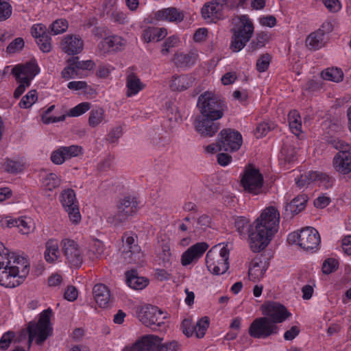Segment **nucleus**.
<instances>
[{
    "label": "nucleus",
    "instance_id": "nucleus-1",
    "mask_svg": "<svg viewBox=\"0 0 351 351\" xmlns=\"http://www.w3.org/2000/svg\"><path fill=\"white\" fill-rule=\"evenodd\" d=\"M280 214L274 206L266 208L252 225L245 217L235 220V227L239 234L248 232L250 247L254 252H260L270 243L278 232Z\"/></svg>",
    "mask_w": 351,
    "mask_h": 351
},
{
    "label": "nucleus",
    "instance_id": "nucleus-2",
    "mask_svg": "<svg viewBox=\"0 0 351 351\" xmlns=\"http://www.w3.org/2000/svg\"><path fill=\"white\" fill-rule=\"evenodd\" d=\"M52 310L47 308L43 311L39 317L37 322H30L27 326L28 331V350H29L34 339H36V343L38 345H42L43 342L53 332V328L51 324V317Z\"/></svg>",
    "mask_w": 351,
    "mask_h": 351
},
{
    "label": "nucleus",
    "instance_id": "nucleus-3",
    "mask_svg": "<svg viewBox=\"0 0 351 351\" xmlns=\"http://www.w3.org/2000/svg\"><path fill=\"white\" fill-rule=\"evenodd\" d=\"M138 210L137 198L132 195L125 196L117 203V212L107 217V222L115 227L121 226L135 215Z\"/></svg>",
    "mask_w": 351,
    "mask_h": 351
},
{
    "label": "nucleus",
    "instance_id": "nucleus-4",
    "mask_svg": "<svg viewBox=\"0 0 351 351\" xmlns=\"http://www.w3.org/2000/svg\"><path fill=\"white\" fill-rule=\"evenodd\" d=\"M239 19V23L232 29V36L230 48L233 52H239L243 49L254 32L253 23L248 16L241 15Z\"/></svg>",
    "mask_w": 351,
    "mask_h": 351
},
{
    "label": "nucleus",
    "instance_id": "nucleus-5",
    "mask_svg": "<svg viewBox=\"0 0 351 351\" xmlns=\"http://www.w3.org/2000/svg\"><path fill=\"white\" fill-rule=\"evenodd\" d=\"M229 250L227 245L213 247L206 254V264L208 269L215 275L223 274L229 268Z\"/></svg>",
    "mask_w": 351,
    "mask_h": 351
},
{
    "label": "nucleus",
    "instance_id": "nucleus-6",
    "mask_svg": "<svg viewBox=\"0 0 351 351\" xmlns=\"http://www.w3.org/2000/svg\"><path fill=\"white\" fill-rule=\"evenodd\" d=\"M197 107L200 116L221 119L226 106L213 93L206 91L201 94L197 99Z\"/></svg>",
    "mask_w": 351,
    "mask_h": 351
},
{
    "label": "nucleus",
    "instance_id": "nucleus-7",
    "mask_svg": "<svg viewBox=\"0 0 351 351\" xmlns=\"http://www.w3.org/2000/svg\"><path fill=\"white\" fill-rule=\"evenodd\" d=\"M289 243L298 242V245L306 251L313 250L319 245L321 239L318 231L313 227H306L300 232L289 234Z\"/></svg>",
    "mask_w": 351,
    "mask_h": 351
},
{
    "label": "nucleus",
    "instance_id": "nucleus-8",
    "mask_svg": "<svg viewBox=\"0 0 351 351\" xmlns=\"http://www.w3.org/2000/svg\"><path fill=\"white\" fill-rule=\"evenodd\" d=\"M162 314L163 312L157 306L150 304L138 307L136 310L139 321L153 330H157L158 327L164 324L162 319L165 316H162Z\"/></svg>",
    "mask_w": 351,
    "mask_h": 351
},
{
    "label": "nucleus",
    "instance_id": "nucleus-9",
    "mask_svg": "<svg viewBox=\"0 0 351 351\" xmlns=\"http://www.w3.org/2000/svg\"><path fill=\"white\" fill-rule=\"evenodd\" d=\"M278 326L267 317L256 318L250 324L249 335L254 338L266 339L278 332Z\"/></svg>",
    "mask_w": 351,
    "mask_h": 351
},
{
    "label": "nucleus",
    "instance_id": "nucleus-10",
    "mask_svg": "<svg viewBox=\"0 0 351 351\" xmlns=\"http://www.w3.org/2000/svg\"><path fill=\"white\" fill-rule=\"evenodd\" d=\"M241 183L245 191L257 195L262 192L263 177L258 169L249 165L244 171Z\"/></svg>",
    "mask_w": 351,
    "mask_h": 351
},
{
    "label": "nucleus",
    "instance_id": "nucleus-11",
    "mask_svg": "<svg viewBox=\"0 0 351 351\" xmlns=\"http://www.w3.org/2000/svg\"><path fill=\"white\" fill-rule=\"evenodd\" d=\"M60 202L67 212L69 217L73 223H77L81 220L78 204L75 191L71 189L63 190L60 195Z\"/></svg>",
    "mask_w": 351,
    "mask_h": 351
},
{
    "label": "nucleus",
    "instance_id": "nucleus-12",
    "mask_svg": "<svg viewBox=\"0 0 351 351\" xmlns=\"http://www.w3.org/2000/svg\"><path fill=\"white\" fill-rule=\"evenodd\" d=\"M218 138L219 149H223L226 152L239 150L243 143L241 134L239 132L230 128L222 130Z\"/></svg>",
    "mask_w": 351,
    "mask_h": 351
},
{
    "label": "nucleus",
    "instance_id": "nucleus-13",
    "mask_svg": "<svg viewBox=\"0 0 351 351\" xmlns=\"http://www.w3.org/2000/svg\"><path fill=\"white\" fill-rule=\"evenodd\" d=\"M12 257V265L7 273L9 274L8 278V281L18 282L17 286H19L29 274V267L25 258L15 254Z\"/></svg>",
    "mask_w": 351,
    "mask_h": 351
},
{
    "label": "nucleus",
    "instance_id": "nucleus-14",
    "mask_svg": "<svg viewBox=\"0 0 351 351\" xmlns=\"http://www.w3.org/2000/svg\"><path fill=\"white\" fill-rule=\"evenodd\" d=\"M61 245L66 263L71 267L79 268L83 263V256L78 244L73 240L64 239Z\"/></svg>",
    "mask_w": 351,
    "mask_h": 351
},
{
    "label": "nucleus",
    "instance_id": "nucleus-15",
    "mask_svg": "<svg viewBox=\"0 0 351 351\" xmlns=\"http://www.w3.org/2000/svg\"><path fill=\"white\" fill-rule=\"evenodd\" d=\"M219 119L197 115L194 120L195 129L202 137H212L220 128Z\"/></svg>",
    "mask_w": 351,
    "mask_h": 351
},
{
    "label": "nucleus",
    "instance_id": "nucleus-16",
    "mask_svg": "<svg viewBox=\"0 0 351 351\" xmlns=\"http://www.w3.org/2000/svg\"><path fill=\"white\" fill-rule=\"evenodd\" d=\"M227 0H212L202 8V17L208 22L216 23L223 18V10L227 6Z\"/></svg>",
    "mask_w": 351,
    "mask_h": 351
},
{
    "label": "nucleus",
    "instance_id": "nucleus-17",
    "mask_svg": "<svg viewBox=\"0 0 351 351\" xmlns=\"http://www.w3.org/2000/svg\"><path fill=\"white\" fill-rule=\"evenodd\" d=\"M263 314L275 324L282 323L291 316L287 308L276 302H270L262 306Z\"/></svg>",
    "mask_w": 351,
    "mask_h": 351
},
{
    "label": "nucleus",
    "instance_id": "nucleus-18",
    "mask_svg": "<svg viewBox=\"0 0 351 351\" xmlns=\"http://www.w3.org/2000/svg\"><path fill=\"white\" fill-rule=\"evenodd\" d=\"M160 337L154 335L142 336L134 343L125 346L122 351H157Z\"/></svg>",
    "mask_w": 351,
    "mask_h": 351
},
{
    "label": "nucleus",
    "instance_id": "nucleus-19",
    "mask_svg": "<svg viewBox=\"0 0 351 351\" xmlns=\"http://www.w3.org/2000/svg\"><path fill=\"white\" fill-rule=\"evenodd\" d=\"M14 253L10 252L8 249H4L0 253V285L5 287L14 288L17 287L18 282L8 281L9 274H7Z\"/></svg>",
    "mask_w": 351,
    "mask_h": 351
},
{
    "label": "nucleus",
    "instance_id": "nucleus-20",
    "mask_svg": "<svg viewBox=\"0 0 351 351\" xmlns=\"http://www.w3.org/2000/svg\"><path fill=\"white\" fill-rule=\"evenodd\" d=\"M39 68L35 62H27L25 64H18L12 69V73L16 80H21L26 85L38 73Z\"/></svg>",
    "mask_w": 351,
    "mask_h": 351
},
{
    "label": "nucleus",
    "instance_id": "nucleus-21",
    "mask_svg": "<svg viewBox=\"0 0 351 351\" xmlns=\"http://www.w3.org/2000/svg\"><path fill=\"white\" fill-rule=\"evenodd\" d=\"M208 248V245L205 242L197 243L189 247L181 257V263L184 266H186L193 261H197L203 256L204 252Z\"/></svg>",
    "mask_w": 351,
    "mask_h": 351
},
{
    "label": "nucleus",
    "instance_id": "nucleus-22",
    "mask_svg": "<svg viewBox=\"0 0 351 351\" xmlns=\"http://www.w3.org/2000/svg\"><path fill=\"white\" fill-rule=\"evenodd\" d=\"M84 42L80 36L73 34L65 36L61 42V49L68 55H76L83 50Z\"/></svg>",
    "mask_w": 351,
    "mask_h": 351
},
{
    "label": "nucleus",
    "instance_id": "nucleus-23",
    "mask_svg": "<svg viewBox=\"0 0 351 351\" xmlns=\"http://www.w3.org/2000/svg\"><path fill=\"white\" fill-rule=\"evenodd\" d=\"M332 166L338 173L346 175L351 172V152H338L332 160Z\"/></svg>",
    "mask_w": 351,
    "mask_h": 351
},
{
    "label": "nucleus",
    "instance_id": "nucleus-24",
    "mask_svg": "<svg viewBox=\"0 0 351 351\" xmlns=\"http://www.w3.org/2000/svg\"><path fill=\"white\" fill-rule=\"evenodd\" d=\"M197 58V51L193 49L187 53L182 52H177L174 53L172 61L177 68L186 69L194 65Z\"/></svg>",
    "mask_w": 351,
    "mask_h": 351
},
{
    "label": "nucleus",
    "instance_id": "nucleus-25",
    "mask_svg": "<svg viewBox=\"0 0 351 351\" xmlns=\"http://www.w3.org/2000/svg\"><path fill=\"white\" fill-rule=\"evenodd\" d=\"M125 45V40L120 36H112L104 38L98 45L100 51L104 53L110 51H118Z\"/></svg>",
    "mask_w": 351,
    "mask_h": 351
},
{
    "label": "nucleus",
    "instance_id": "nucleus-26",
    "mask_svg": "<svg viewBox=\"0 0 351 351\" xmlns=\"http://www.w3.org/2000/svg\"><path fill=\"white\" fill-rule=\"evenodd\" d=\"M93 294L97 304L105 308L108 306L110 300V293L108 287L104 284H97L93 289Z\"/></svg>",
    "mask_w": 351,
    "mask_h": 351
},
{
    "label": "nucleus",
    "instance_id": "nucleus-27",
    "mask_svg": "<svg viewBox=\"0 0 351 351\" xmlns=\"http://www.w3.org/2000/svg\"><path fill=\"white\" fill-rule=\"evenodd\" d=\"M267 266L265 262H263L261 258H255L250 263L248 276L252 281H256L263 278Z\"/></svg>",
    "mask_w": 351,
    "mask_h": 351
},
{
    "label": "nucleus",
    "instance_id": "nucleus-28",
    "mask_svg": "<svg viewBox=\"0 0 351 351\" xmlns=\"http://www.w3.org/2000/svg\"><path fill=\"white\" fill-rule=\"evenodd\" d=\"M193 78L188 75H173L169 86L173 91H183L192 86Z\"/></svg>",
    "mask_w": 351,
    "mask_h": 351
},
{
    "label": "nucleus",
    "instance_id": "nucleus-29",
    "mask_svg": "<svg viewBox=\"0 0 351 351\" xmlns=\"http://www.w3.org/2000/svg\"><path fill=\"white\" fill-rule=\"evenodd\" d=\"M158 20H167L170 22L180 23L184 19V14L176 8H168L158 11L156 14Z\"/></svg>",
    "mask_w": 351,
    "mask_h": 351
},
{
    "label": "nucleus",
    "instance_id": "nucleus-30",
    "mask_svg": "<svg viewBox=\"0 0 351 351\" xmlns=\"http://www.w3.org/2000/svg\"><path fill=\"white\" fill-rule=\"evenodd\" d=\"M124 262L127 264L142 265L144 263V254L140 246H133V249L123 251Z\"/></svg>",
    "mask_w": 351,
    "mask_h": 351
},
{
    "label": "nucleus",
    "instance_id": "nucleus-31",
    "mask_svg": "<svg viewBox=\"0 0 351 351\" xmlns=\"http://www.w3.org/2000/svg\"><path fill=\"white\" fill-rule=\"evenodd\" d=\"M127 97H132L136 95L145 88V84L141 82L140 78L132 73L127 76L126 79Z\"/></svg>",
    "mask_w": 351,
    "mask_h": 351
},
{
    "label": "nucleus",
    "instance_id": "nucleus-32",
    "mask_svg": "<svg viewBox=\"0 0 351 351\" xmlns=\"http://www.w3.org/2000/svg\"><path fill=\"white\" fill-rule=\"evenodd\" d=\"M324 30L318 29L306 38V45L311 50H318L324 46Z\"/></svg>",
    "mask_w": 351,
    "mask_h": 351
},
{
    "label": "nucleus",
    "instance_id": "nucleus-33",
    "mask_svg": "<svg viewBox=\"0 0 351 351\" xmlns=\"http://www.w3.org/2000/svg\"><path fill=\"white\" fill-rule=\"evenodd\" d=\"M125 276L128 285L134 289H142L147 285V279L138 276L136 270L127 271Z\"/></svg>",
    "mask_w": 351,
    "mask_h": 351
},
{
    "label": "nucleus",
    "instance_id": "nucleus-34",
    "mask_svg": "<svg viewBox=\"0 0 351 351\" xmlns=\"http://www.w3.org/2000/svg\"><path fill=\"white\" fill-rule=\"evenodd\" d=\"M45 259L47 262L53 263L60 256L59 246L56 240H49L45 245L44 253Z\"/></svg>",
    "mask_w": 351,
    "mask_h": 351
},
{
    "label": "nucleus",
    "instance_id": "nucleus-35",
    "mask_svg": "<svg viewBox=\"0 0 351 351\" xmlns=\"http://www.w3.org/2000/svg\"><path fill=\"white\" fill-rule=\"evenodd\" d=\"M270 34L268 32H261L256 34L248 45V50L254 52L264 47L270 40Z\"/></svg>",
    "mask_w": 351,
    "mask_h": 351
},
{
    "label": "nucleus",
    "instance_id": "nucleus-36",
    "mask_svg": "<svg viewBox=\"0 0 351 351\" xmlns=\"http://www.w3.org/2000/svg\"><path fill=\"white\" fill-rule=\"evenodd\" d=\"M167 34L165 28L149 27L143 31V37L145 42H156L164 38Z\"/></svg>",
    "mask_w": 351,
    "mask_h": 351
},
{
    "label": "nucleus",
    "instance_id": "nucleus-37",
    "mask_svg": "<svg viewBox=\"0 0 351 351\" xmlns=\"http://www.w3.org/2000/svg\"><path fill=\"white\" fill-rule=\"evenodd\" d=\"M307 202V197L305 195H298L288 204L285 207L286 212L295 215L304 209Z\"/></svg>",
    "mask_w": 351,
    "mask_h": 351
},
{
    "label": "nucleus",
    "instance_id": "nucleus-38",
    "mask_svg": "<svg viewBox=\"0 0 351 351\" xmlns=\"http://www.w3.org/2000/svg\"><path fill=\"white\" fill-rule=\"evenodd\" d=\"M288 119L291 132L294 134L299 136L302 132V123L299 112L295 110L290 111L288 115Z\"/></svg>",
    "mask_w": 351,
    "mask_h": 351
},
{
    "label": "nucleus",
    "instance_id": "nucleus-39",
    "mask_svg": "<svg viewBox=\"0 0 351 351\" xmlns=\"http://www.w3.org/2000/svg\"><path fill=\"white\" fill-rule=\"evenodd\" d=\"M321 76L325 80L339 82L343 79V73L340 69L332 67L324 70Z\"/></svg>",
    "mask_w": 351,
    "mask_h": 351
},
{
    "label": "nucleus",
    "instance_id": "nucleus-40",
    "mask_svg": "<svg viewBox=\"0 0 351 351\" xmlns=\"http://www.w3.org/2000/svg\"><path fill=\"white\" fill-rule=\"evenodd\" d=\"M318 173L317 171H310L300 175V178H295L296 184L300 188H302L308 185L311 182H315L317 180Z\"/></svg>",
    "mask_w": 351,
    "mask_h": 351
},
{
    "label": "nucleus",
    "instance_id": "nucleus-41",
    "mask_svg": "<svg viewBox=\"0 0 351 351\" xmlns=\"http://www.w3.org/2000/svg\"><path fill=\"white\" fill-rule=\"evenodd\" d=\"M104 119V110L101 108L93 109L90 111L88 124L90 127L95 128L99 125Z\"/></svg>",
    "mask_w": 351,
    "mask_h": 351
},
{
    "label": "nucleus",
    "instance_id": "nucleus-42",
    "mask_svg": "<svg viewBox=\"0 0 351 351\" xmlns=\"http://www.w3.org/2000/svg\"><path fill=\"white\" fill-rule=\"evenodd\" d=\"M60 147L66 160L82 154V147L79 145H72Z\"/></svg>",
    "mask_w": 351,
    "mask_h": 351
},
{
    "label": "nucleus",
    "instance_id": "nucleus-43",
    "mask_svg": "<svg viewBox=\"0 0 351 351\" xmlns=\"http://www.w3.org/2000/svg\"><path fill=\"white\" fill-rule=\"evenodd\" d=\"M71 62V65H74L76 70H91L94 68L95 64L92 60L80 61L78 57H72L67 61Z\"/></svg>",
    "mask_w": 351,
    "mask_h": 351
},
{
    "label": "nucleus",
    "instance_id": "nucleus-44",
    "mask_svg": "<svg viewBox=\"0 0 351 351\" xmlns=\"http://www.w3.org/2000/svg\"><path fill=\"white\" fill-rule=\"evenodd\" d=\"M209 326V319L208 317H203L197 321L195 325V333L197 338H202Z\"/></svg>",
    "mask_w": 351,
    "mask_h": 351
},
{
    "label": "nucleus",
    "instance_id": "nucleus-45",
    "mask_svg": "<svg viewBox=\"0 0 351 351\" xmlns=\"http://www.w3.org/2000/svg\"><path fill=\"white\" fill-rule=\"evenodd\" d=\"M37 94L35 90H32L23 97L19 102V106L22 108L31 107L37 100Z\"/></svg>",
    "mask_w": 351,
    "mask_h": 351
},
{
    "label": "nucleus",
    "instance_id": "nucleus-46",
    "mask_svg": "<svg viewBox=\"0 0 351 351\" xmlns=\"http://www.w3.org/2000/svg\"><path fill=\"white\" fill-rule=\"evenodd\" d=\"M91 104L89 102H82L70 109L68 112L69 117H79L90 109Z\"/></svg>",
    "mask_w": 351,
    "mask_h": 351
},
{
    "label": "nucleus",
    "instance_id": "nucleus-47",
    "mask_svg": "<svg viewBox=\"0 0 351 351\" xmlns=\"http://www.w3.org/2000/svg\"><path fill=\"white\" fill-rule=\"evenodd\" d=\"M68 28V23L65 19H58L50 25L51 32L54 35L62 34Z\"/></svg>",
    "mask_w": 351,
    "mask_h": 351
},
{
    "label": "nucleus",
    "instance_id": "nucleus-48",
    "mask_svg": "<svg viewBox=\"0 0 351 351\" xmlns=\"http://www.w3.org/2000/svg\"><path fill=\"white\" fill-rule=\"evenodd\" d=\"M162 339L160 337V343L157 351H178L180 348V343L177 341H171L162 343Z\"/></svg>",
    "mask_w": 351,
    "mask_h": 351
},
{
    "label": "nucleus",
    "instance_id": "nucleus-49",
    "mask_svg": "<svg viewBox=\"0 0 351 351\" xmlns=\"http://www.w3.org/2000/svg\"><path fill=\"white\" fill-rule=\"evenodd\" d=\"M36 43L43 53H49L52 49L51 38L49 34L38 38Z\"/></svg>",
    "mask_w": 351,
    "mask_h": 351
},
{
    "label": "nucleus",
    "instance_id": "nucleus-50",
    "mask_svg": "<svg viewBox=\"0 0 351 351\" xmlns=\"http://www.w3.org/2000/svg\"><path fill=\"white\" fill-rule=\"evenodd\" d=\"M328 144L339 152H345L350 150V145L338 138H331L328 141Z\"/></svg>",
    "mask_w": 351,
    "mask_h": 351
},
{
    "label": "nucleus",
    "instance_id": "nucleus-51",
    "mask_svg": "<svg viewBox=\"0 0 351 351\" xmlns=\"http://www.w3.org/2000/svg\"><path fill=\"white\" fill-rule=\"evenodd\" d=\"M43 183L48 190L52 191L60 186V180L55 173H49L45 177Z\"/></svg>",
    "mask_w": 351,
    "mask_h": 351
},
{
    "label": "nucleus",
    "instance_id": "nucleus-52",
    "mask_svg": "<svg viewBox=\"0 0 351 351\" xmlns=\"http://www.w3.org/2000/svg\"><path fill=\"white\" fill-rule=\"evenodd\" d=\"M16 337L15 333L13 331H8L5 332L0 339V349L6 350L10 346V343L14 341Z\"/></svg>",
    "mask_w": 351,
    "mask_h": 351
},
{
    "label": "nucleus",
    "instance_id": "nucleus-53",
    "mask_svg": "<svg viewBox=\"0 0 351 351\" xmlns=\"http://www.w3.org/2000/svg\"><path fill=\"white\" fill-rule=\"evenodd\" d=\"M271 56L269 53H265L260 56L256 62V69L258 72L265 71L269 65Z\"/></svg>",
    "mask_w": 351,
    "mask_h": 351
},
{
    "label": "nucleus",
    "instance_id": "nucleus-54",
    "mask_svg": "<svg viewBox=\"0 0 351 351\" xmlns=\"http://www.w3.org/2000/svg\"><path fill=\"white\" fill-rule=\"evenodd\" d=\"M12 13V8L8 1L0 2V21L8 19Z\"/></svg>",
    "mask_w": 351,
    "mask_h": 351
},
{
    "label": "nucleus",
    "instance_id": "nucleus-55",
    "mask_svg": "<svg viewBox=\"0 0 351 351\" xmlns=\"http://www.w3.org/2000/svg\"><path fill=\"white\" fill-rule=\"evenodd\" d=\"M5 169L10 173H17L23 171V166L19 162L8 159L5 162Z\"/></svg>",
    "mask_w": 351,
    "mask_h": 351
},
{
    "label": "nucleus",
    "instance_id": "nucleus-56",
    "mask_svg": "<svg viewBox=\"0 0 351 351\" xmlns=\"http://www.w3.org/2000/svg\"><path fill=\"white\" fill-rule=\"evenodd\" d=\"M182 332L187 337H191L195 332V324L192 319L186 318L183 319L181 325Z\"/></svg>",
    "mask_w": 351,
    "mask_h": 351
},
{
    "label": "nucleus",
    "instance_id": "nucleus-57",
    "mask_svg": "<svg viewBox=\"0 0 351 351\" xmlns=\"http://www.w3.org/2000/svg\"><path fill=\"white\" fill-rule=\"evenodd\" d=\"M338 261L335 258L326 259L322 265V271L326 274H330L335 271L338 267Z\"/></svg>",
    "mask_w": 351,
    "mask_h": 351
},
{
    "label": "nucleus",
    "instance_id": "nucleus-58",
    "mask_svg": "<svg viewBox=\"0 0 351 351\" xmlns=\"http://www.w3.org/2000/svg\"><path fill=\"white\" fill-rule=\"evenodd\" d=\"M178 42V38L176 36L169 37L164 42L162 45V48L161 49V53L162 55H167L169 52V49L176 46Z\"/></svg>",
    "mask_w": 351,
    "mask_h": 351
},
{
    "label": "nucleus",
    "instance_id": "nucleus-59",
    "mask_svg": "<svg viewBox=\"0 0 351 351\" xmlns=\"http://www.w3.org/2000/svg\"><path fill=\"white\" fill-rule=\"evenodd\" d=\"M50 158L53 164L58 165H62L66 161L60 147L52 152Z\"/></svg>",
    "mask_w": 351,
    "mask_h": 351
},
{
    "label": "nucleus",
    "instance_id": "nucleus-60",
    "mask_svg": "<svg viewBox=\"0 0 351 351\" xmlns=\"http://www.w3.org/2000/svg\"><path fill=\"white\" fill-rule=\"evenodd\" d=\"M274 128V124L270 125L269 123L263 122L259 123L256 129V134L257 137L265 136L268 132Z\"/></svg>",
    "mask_w": 351,
    "mask_h": 351
},
{
    "label": "nucleus",
    "instance_id": "nucleus-61",
    "mask_svg": "<svg viewBox=\"0 0 351 351\" xmlns=\"http://www.w3.org/2000/svg\"><path fill=\"white\" fill-rule=\"evenodd\" d=\"M31 33L33 37L38 38L48 34L46 27L43 24L34 25L31 29Z\"/></svg>",
    "mask_w": 351,
    "mask_h": 351
},
{
    "label": "nucleus",
    "instance_id": "nucleus-62",
    "mask_svg": "<svg viewBox=\"0 0 351 351\" xmlns=\"http://www.w3.org/2000/svg\"><path fill=\"white\" fill-rule=\"evenodd\" d=\"M18 228L23 234H28L34 229L32 221L23 218L19 219Z\"/></svg>",
    "mask_w": 351,
    "mask_h": 351
},
{
    "label": "nucleus",
    "instance_id": "nucleus-63",
    "mask_svg": "<svg viewBox=\"0 0 351 351\" xmlns=\"http://www.w3.org/2000/svg\"><path fill=\"white\" fill-rule=\"evenodd\" d=\"M160 258L162 261L165 267L171 265V253L169 245H165L162 246V251L160 254Z\"/></svg>",
    "mask_w": 351,
    "mask_h": 351
},
{
    "label": "nucleus",
    "instance_id": "nucleus-64",
    "mask_svg": "<svg viewBox=\"0 0 351 351\" xmlns=\"http://www.w3.org/2000/svg\"><path fill=\"white\" fill-rule=\"evenodd\" d=\"M24 40L21 38H16L7 47V52L14 53L24 47Z\"/></svg>",
    "mask_w": 351,
    "mask_h": 351
}]
</instances>
